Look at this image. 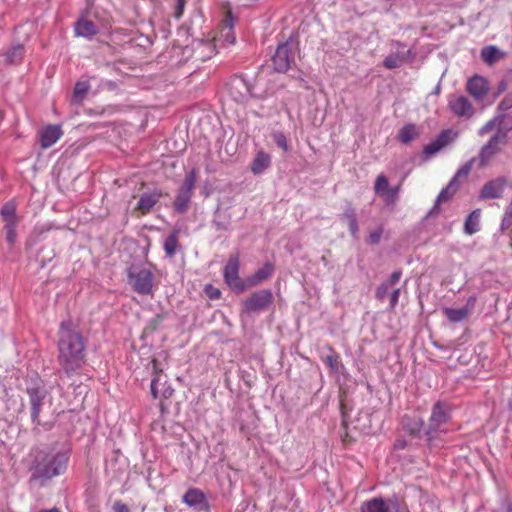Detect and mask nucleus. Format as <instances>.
I'll use <instances>...</instances> for the list:
<instances>
[{
    "instance_id": "32",
    "label": "nucleus",
    "mask_w": 512,
    "mask_h": 512,
    "mask_svg": "<svg viewBox=\"0 0 512 512\" xmlns=\"http://www.w3.org/2000/svg\"><path fill=\"white\" fill-rule=\"evenodd\" d=\"M342 218L347 222L350 233L354 236L358 232V223L356 212L353 207H348L344 210Z\"/></svg>"
},
{
    "instance_id": "23",
    "label": "nucleus",
    "mask_w": 512,
    "mask_h": 512,
    "mask_svg": "<svg viewBox=\"0 0 512 512\" xmlns=\"http://www.w3.org/2000/svg\"><path fill=\"white\" fill-rule=\"evenodd\" d=\"M179 235L178 229L173 230L168 237L165 239L163 249L167 257L172 258L176 254L179 248Z\"/></svg>"
},
{
    "instance_id": "50",
    "label": "nucleus",
    "mask_w": 512,
    "mask_h": 512,
    "mask_svg": "<svg viewBox=\"0 0 512 512\" xmlns=\"http://www.w3.org/2000/svg\"><path fill=\"white\" fill-rule=\"evenodd\" d=\"M340 410L342 414V426L344 429H346L348 425V411L343 401L340 403Z\"/></svg>"
},
{
    "instance_id": "18",
    "label": "nucleus",
    "mask_w": 512,
    "mask_h": 512,
    "mask_svg": "<svg viewBox=\"0 0 512 512\" xmlns=\"http://www.w3.org/2000/svg\"><path fill=\"white\" fill-rule=\"evenodd\" d=\"M506 181L502 178H496L487 182L481 189V199L500 198L504 192Z\"/></svg>"
},
{
    "instance_id": "53",
    "label": "nucleus",
    "mask_w": 512,
    "mask_h": 512,
    "mask_svg": "<svg viewBox=\"0 0 512 512\" xmlns=\"http://www.w3.org/2000/svg\"><path fill=\"white\" fill-rule=\"evenodd\" d=\"M512 107V96L505 97L499 104V108L506 110Z\"/></svg>"
},
{
    "instance_id": "1",
    "label": "nucleus",
    "mask_w": 512,
    "mask_h": 512,
    "mask_svg": "<svg viewBox=\"0 0 512 512\" xmlns=\"http://www.w3.org/2000/svg\"><path fill=\"white\" fill-rule=\"evenodd\" d=\"M85 339L72 321H63L59 327L58 363L68 375L74 374L85 363Z\"/></svg>"
},
{
    "instance_id": "33",
    "label": "nucleus",
    "mask_w": 512,
    "mask_h": 512,
    "mask_svg": "<svg viewBox=\"0 0 512 512\" xmlns=\"http://www.w3.org/2000/svg\"><path fill=\"white\" fill-rule=\"evenodd\" d=\"M499 50L495 46H486L481 50V58L488 65H492L501 58Z\"/></svg>"
},
{
    "instance_id": "27",
    "label": "nucleus",
    "mask_w": 512,
    "mask_h": 512,
    "mask_svg": "<svg viewBox=\"0 0 512 512\" xmlns=\"http://www.w3.org/2000/svg\"><path fill=\"white\" fill-rule=\"evenodd\" d=\"M390 190L388 178L384 174H379L376 177L374 183V191L375 193L384 199V201L388 202V192Z\"/></svg>"
},
{
    "instance_id": "46",
    "label": "nucleus",
    "mask_w": 512,
    "mask_h": 512,
    "mask_svg": "<svg viewBox=\"0 0 512 512\" xmlns=\"http://www.w3.org/2000/svg\"><path fill=\"white\" fill-rule=\"evenodd\" d=\"M388 288L389 285L385 282L379 285L378 288L376 289V298L379 300H383L388 293Z\"/></svg>"
},
{
    "instance_id": "35",
    "label": "nucleus",
    "mask_w": 512,
    "mask_h": 512,
    "mask_svg": "<svg viewBox=\"0 0 512 512\" xmlns=\"http://www.w3.org/2000/svg\"><path fill=\"white\" fill-rule=\"evenodd\" d=\"M90 89V84L86 81L77 82L73 92V102L80 103Z\"/></svg>"
},
{
    "instance_id": "7",
    "label": "nucleus",
    "mask_w": 512,
    "mask_h": 512,
    "mask_svg": "<svg viewBox=\"0 0 512 512\" xmlns=\"http://www.w3.org/2000/svg\"><path fill=\"white\" fill-rule=\"evenodd\" d=\"M196 182V170H191L186 176L181 185L176 199L174 201V207L179 213H185L188 209L192 192Z\"/></svg>"
},
{
    "instance_id": "51",
    "label": "nucleus",
    "mask_w": 512,
    "mask_h": 512,
    "mask_svg": "<svg viewBox=\"0 0 512 512\" xmlns=\"http://www.w3.org/2000/svg\"><path fill=\"white\" fill-rule=\"evenodd\" d=\"M114 512H130L128 506L121 500H117L113 504Z\"/></svg>"
},
{
    "instance_id": "34",
    "label": "nucleus",
    "mask_w": 512,
    "mask_h": 512,
    "mask_svg": "<svg viewBox=\"0 0 512 512\" xmlns=\"http://www.w3.org/2000/svg\"><path fill=\"white\" fill-rule=\"evenodd\" d=\"M195 53L201 55V59L205 60L210 58L215 53V44L212 41H200L197 44Z\"/></svg>"
},
{
    "instance_id": "49",
    "label": "nucleus",
    "mask_w": 512,
    "mask_h": 512,
    "mask_svg": "<svg viewBox=\"0 0 512 512\" xmlns=\"http://www.w3.org/2000/svg\"><path fill=\"white\" fill-rule=\"evenodd\" d=\"M401 275V270H396L390 275L389 279L385 283H387L389 286H393L400 280Z\"/></svg>"
},
{
    "instance_id": "16",
    "label": "nucleus",
    "mask_w": 512,
    "mask_h": 512,
    "mask_svg": "<svg viewBox=\"0 0 512 512\" xmlns=\"http://www.w3.org/2000/svg\"><path fill=\"white\" fill-rule=\"evenodd\" d=\"M234 20L230 11L226 12L225 18L222 20L219 26V32L215 40L223 41L227 44H234L236 41L234 33Z\"/></svg>"
},
{
    "instance_id": "21",
    "label": "nucleus",
    "mask_w": 512,
    "mask_h": 512,
    "mask_svg": "<svg viewBox=\"0 0 512 512\" xmlns=\"http://www.w3.org/2000/svg\"><path fill=\"white\" fill-rule=\"evenodd\" d=\"M271 164V157L268 153L264 151H259L255 155L250 169L251 172L255 175H259L263 173Z\"/></svg>"
},
{
    "instance_id": "38",
    "label": "nucleus",
    "mask_w": 512,
    "mask_h": 512,
    "mask_svg": "<svg viewBox=\"0 0 512 512\" xmlns=\"http://www.w3.org/2000/svg\"><path fill=\"white\" fill-rule=\"evenodd\" d=\"M272 137L275 144L278 147H280L284 152H287L289 150L287 138L282 132H274Z\"/></svg>"
},
{
    "instance_id": "58",
    "label": "nucleus",
    "mask_w": 512,
    "mask_h": 512,
    "mask_svg": "<svg viewBox=\"0 0 512 512\" xmlns=\"http://www.w3.org/2000/svg\"><path fill=\"white\" fill-rule=\"evenodd\" d=\"M156 360H153L154 369H156Z\"/></svg>"
},
{
    "instance_id": "36",
    "label": "nucleus",
    "mask_w": 512,
    "mask_h": 512,
    "mask_svg": "<svg viewBox=\"0 0 512 512\" xmlns=\"http://www.w3.org/2000/svg\"><path fill=\"white\" fill-rule=\"evenodd\" d=\"M23 55L24 47L22 45H16L6 53V60L11 64H17L22 60Z\"/></svg>"
},
{
    "instance_id": "19",
    "label": "nucleus",
    "mask_w": 512,
    "mask_h": 512,
    "mask_svg": "<svg viewBox=\"0 0 512 512\" xmlns=\"http://www.w3.org/2000/svg\"><path fill=\"white\" fill-rule=\"evenodd\" d=\"M275 267L271 262H266L260 269L246 278L247 288L255 287L268 280L274 273Z\"/></svg>"
},
{
    "instance_id": "54",
    "label": "nucleus",
    "mask_w": 512,
    "mask_h": 512,
    "mask_svg": "<svg viewBox=\"0 0 512 512\" xmlns=\"http://www.w3.org/2000/svg\"><path fill=\"white\" fill-rule=\"evenodd\" d=\"M157 383H158V379H157V377H154L152 379L151 385H150V392L154 399H156L158 397Z\"/></svg>"
},
{
    "instance_id": "2",
    "label": "nucleus",
    "mask_w": 512,
    "mask_h": 512,
    "mask_svg": "<svg viewBox=\"0 0 512 512\" xmlns=\"http://www.w3.org/2000/svg\"><path fill=\"white\" fill-rule=\"evenodd\" d=\"M30 471L32 480L47 481L64 472L68 457L62 452L48 449H35Z\"/></svg>"
},
{
    "instance_id": "8",
    "label": "nucleus",
    "mask_w": 512,
    "mask_h": 512,
    "mask_svg": "<svg viewBox=\"0 0 512 512\" xmlns=\"http://www.w3.org/2000/svg\"><path fill=\"white\" fill-rule=\"evenodd\" d=\"M239 267L238 256H230L223 271V277L227 285L238 293L247 289L246 279L242 280L239 277Z\"/></svg>"
},
{
    "instance_id": "41",
    "label": "nucleus",
    "mask_w": 512,
    "mask_h": 512,
    "mask_svg": "<svg viewBox=\"0 0 512 512\" xmlns=\"http://www.w3.org/2000/svg\"><path fill=\"white\" fill-rule=\"evenodd\" d=\"M204 292L207 297L211 300H217L221 297V291L214 287L212 284H206L204 288Z\"/></svg>"
},
{
    "instance_id": "3",
    "label": "nucleus",
    "mask_w": 512,
    "mask_h": 512,
    "mask_svg": "<svg viewBox=\"0 0 512 512\" xmlns=\"http://www.w3.org/2000/svg\"><path fill=\"white\" fill-rule=\"evenodd\" d=\"M128 284L140 295H153L154 274L145 267L132 266L127 271Z\"/></svg>"
},
{
    "instance_id": "9",
    "label": "nucleus",
    "mask_w": 512,
    "mask_h": 512,
    "mask_svg": "<svg viewBox=\"0 0 512 512\" xmlns=\"http://www.w3.org/2000/svg\"><path fill=\"white\" fill-rule=\"evenodd\" d=\"M295 60V50L292 43L280 44L272 57L273 67L277 72H286Z\"/></svg>"
},
{
    "instance_id": "5",
    "label": "nucleus",
    "mask_w": 512,
    "mask_h": 512,
    "mask_svg": "<svg viewBox=\"0 0 512 512\" xmlns=\"http://www.w3.org/2000/svg\"><path fill=\"white\" fill-rule=\"evenodd\" d=\"M273 300V293L270 289L255 291L244 300L242 304L243 311L252 313L267 310L273 303Z\"/></svg>"
},
{
    "instance_id": "40",
    "label": "nucleus",
    "mask_w": 512,
    "mask_h": 512,
    "mask_svg": "<svg viewBox=\"0 0 512 512\" xmlns=\"http://www.w3.org/2000/svg\"><path fill=\"white\" fill-rule=\"evenodd\" d=\"M512 225V201L507 206L503 219L501 227L502 229H507Z\"/></svg>"
},
{
    "instance_id": "26",
    "label": "nucleus",
    "mask_w": 512,
    "mask_h": 512,
    "mask_svg": "<svg viewBox=\"0 0 512 512\" xmlns=\"http://www.w3.org/2000/svg\"><path fill=\"white\" fill-rule=\"evenodd\" d=\"M160 198V194L152 193V194H144L141 196L138 201L136 210L140 211L141 215H145L150 212V210L154 207V205L158 202Z\"/></svg>"
},
{
    "instance_id": "11",
    "label": "nucleus",
    "mask_w": 512,
    "mask_h": 512,
    "mask_svg": "<svg viewBox=\"0 0 512 512\" xmlns=\"http://www.w3.org/2000/svg\"><path fill=\"white\" fill-rule=\"evenodd\" d=\"M392 48L394 53L389 54L383 61V65L387 69H395L400 67L411 56V50L406 48V45L400 41H392Z\"/></svg>"
},
{
    "instance_id": "31",
    "label": "nucleus",
    "mask_w": 512,
    "mask_h": 512,
    "mask_svg": "<svg viewBox=\"0 0 512 512\" xmlns=\"http://www.w3.org/2000/svg\"><path fill=\"white\" fill-rule=\"evenodd\" d=\"M457 191V184H456V178H453L449 184L443 188L437 199H436V205H440L442 203L447 202Z\"/></svg>"
},
{
    "instance_id": "6",
    "label": "nucleus",
    "mask_w": 512,
    "mask_h": 512,
    "mask_svg": "<svg viewBox=\"0 0 512 512\" xmlns=\"http://www.w3.org/2000/svg\"><path fill=\"white\" fill-rule=\"evenodd\" d=\"M507 134L502 131L495 133L490 140L485 144L479 154V167H486L494 156L500 152L502 145L506 143Z\"/></svg>"
},
{
    "instance_id": "39",
    "label": "nucleus",
    "mask_w": 512,
    "mask_h": 512,
    "mask_svg": "<svg viewBox=\"0 0 512 512\" xmlns=\"http://www.w3.org/2000/svg\"><path fill=\"white\" fill-rule=\"evenodd\" d=\"M16 226L17 224L4 225L6 240L10 245H13L16 241Z\"/></svg>"
},
{
    "instance_id": "52",
    "label": "nucleus",
    "mask_w": 512,
    "mask_h": 512,
    "mask_svg": "<svg viewBox=\"0 0 512 512\" xmlns=\"http://www.w3.org/2000/svg\"><path fill=\"white\" fill-rule=\"evenodd\" d=\"M399 296H400V289H395L391 295H390V306L391 308H394L397 303H398V300H399Z\"/></svg>"
},
{
    "instance_id": "55",
    "label": "nucleus",
    "mask_w": 512,
    "mask_h": 512,
    "mask_svg": "<svg viewBox=\"0 0 512 512\" xmlns=\"http://www.w3.org/2000/svg\"><path fill=\"white\" fill-rule=\"evenodd\" d=\"M423 425V422L421 420H419L417 423H416V426L415 428L411 429L410 430V433L413 434V435H416L419 433L421 427Z\"/></svg>"
},
{
    "instance_id": "47",
    "label": "nucleus",
    "mask_w": 512,
    "mask_h": 512,
    "mask_svg": "<svg viewBox=\"0 0 512 512\" xmlns=\"http://www.w3.org/2000/svg\"><path fill=\"white\" fill-rule=\"evenodd\" d=\"M185 4H186V0H177L175 12H174L175 18L179 19L182 17Z\"/></svg>"
},
{
    "instance_id": "57",
    "label": "nucleus",
    "mask_w": 512,
    "mask_h": 512,
    "mask_svg": "<svg viewBox=\"0 0 512 512\" xmlns=\"http://www.w3.org/2000/svg\"><path fill=\"white\" fill-rule=\"evenodd\" d=\"M39 512H60V511L56 508H52V509H47V510H40Z\"/></svg>"
},
{
    "instance_id": "30",
    "label": "nucleus",
    "mask_w": 512,
    "mask_h": 512,
    "mask_svg": "<svg viewBox=\"0 0 512 512\" xmlns=\"http://www.w3.org/2000/svg\"><path fill=\"white\" fill-rule=\"evenodd\" d=\"M230 94L236 102L241 104L246 103L249 99L248 89L243 82H239L237 85L232 86Z\"/></svg>"
},
{
    "instance_id": "15",
    "label": "nucleus",
    "mask_w": 512,
    "mask_h": 512,
    "mask_svg": "<svg viewBox=\"0 0 512 512\" xmlns=\"http://www.w3.org/2000/svg\"><path fill=\"white\" fill-rule=\"evenodd\" d=\"M466 90L476 100H482L489 92V84L484 77L474 75L467 81Z\"/></svg>"
},
{
    "instance_id": "37",
    "label": "nucleus",
    "mask_w": 512,
    "mask_h": 512,
    "mask_svg": "<svg viewBox=\"0 0 512 512\" xmlns=\"http://www.w3.org/2000/svg\"><path fill=\"white\" fill-rule=\"evenodd\" d=\"M331 351V354L324 357L325 364L330 367L332 370L337 371L339 366V355L333 350L331 346L328 347Z\"/></svg>"
},
{
    "instance_id": "43",
    "label": "nucleus",
    "mask_w": 512,
    "mask_h": 512,
    "mask_svg": "<svg viewBox=\"0 0 512 512\" xmlns=\"http://www.w3.org/2000/svg\"><path fill=\"white\" fill-rule=\"evenodd\" d=\"M383 228L379 227L369 233L367 242L369 244H378L380 242V239L382 237Z\"/></svg>"
},
{
    "instance_id": "45",
    "label": "nucleus",
    "mask_w": 512,
    "mask_h": 512,
    "mask_svg": "<svg viewBox=\"0 0 512 512\" xmlns=\"http://www.w3.org/2000/svg\"><path fill=\"white\" fill-rule=\"evenodd\" d=\"M474 161H475V159H474V158H473V159H471L470 161H468V162H467V163H466V164H465V165H464V166H463V167H462V168L457 172V174L455 175V177H454V178H456V179H457V178H458V177H460V176H464V177H466V176L470 173V171H471V169H472V166H473Z\"/></svg>"
},
{
    "instance_id": "20",
    "label": "nucleus",
    "mask_w": 512,
    "mask_h": 512,
    "mask_svg": "<svg viewBox=\"0 0 512 512\" xmlns=\"http://www.w3.org/2000/svg\"><path fill=\"white\" fill-rule=\"evenodd\" d=\"M74 31L76 36L90 39L98 33V28L93 21L81 17L75 23Z\"/></svg>"
},
{
    "instance_id": "10",
    "label": "nucleus",
    "mask_w": 512,
    "mask_h": 512,
    "mask_svg": "<svg viewBox=\"0 0 512 512\" xmlns=\"http://www.w3.org/2000/svg\"><path fill=\"white\" fill-rule=\"evenodd\" d=\"M457 137V132L452 129H444L429 144L425 145L422 150L424 160L430 159L432 156L440 152L444 147L451 143Z\"/></svg>"
},
{
    "instance_id": "24",
    "label": "nucleus",
    "mask_w": 512,
    "mask_h": 512,
    "mask_svg": "<svg viewBox=\"0 0 512 512\" xmlns=\"http://www.w3.org/2000/svg\"><path fill=\"white\" fill-rule=\"evenodd\" d=\"M183 502L188 506L204 505L206 504V497L201 490L197 488H190L183 495Z\"/></svg>"
},
{
    "instance_id": "48",
    "label": "nucleus",
    "mask_w": 512,
    "mask_h": 512,
    "mask_svg": "<svg viewBox=\"0 0 512 512\" xmlns=\"http://www.w3.org/2000/svg\"><path fill=\"white\" fill-rule=\"evenodd\" d=\"M496 118L495 119H492L490 121H488L480 130H479V134L481 136L487 134L488 132H490L496 125Z\"/></svg>"
},
{
    "instance_id": "44",
    "label": "nucleus",
    "mask_w": 512,
    "mask_h": 512,
    "mask_svg": "<svg viewBox=\"0 0 512 512\" xmlns=\"http://www.w3.org/2000/svg\"><path fill=\"white\" fill-rule=\"evenodd\" d=\"M400 188H401V184H398L395 187H390V190L388 192L387 204H394L396 202V200L398 199Z\"/></svg>"
},
{
    "instance_id": "14",
    "label": "nucleus",
    "mask_w": 512,
    "mask_h": 512,
    "mask_svg": "<svg viewBox=\"0 0 512 512\" xmlns=\"http://www.w3.org/2000/svg\"><path fill=\"white\" fill-rule=\"evenodd\" d=\"M27 394L29 396V402L31 405V419L32 422L40 425V413L42 411V406L44 404V400L46 398V391L39 387L28 388Z\"/></svg>"
},
{
    "instance_id": "25",
    "label": "nucleus",
    "mask_w": 512,
    "mask_h": 512,
    "mask_svg": "<svg viewBox=\"0 0 512 512\" xmlns=\"http://www.w3.org/2000/svg\"><path fill=\"white\" fill-rule=\"evenodd\" d=\"M360 512H389V507L381 497L363 502Z\"/></svg>"
},
{
    "instance_id": "29",
    "label": "nucleus",
    "mask_w": 512,
    "mask_h": 512,
    "mask_svg": "<svg viewBox=\"0 0 512 512\" xmlns=\"http://www.w3.org/2000/svg\"><path fill=\"white\" fill-rule=\"evenodd\" d=\"M1 216L3 218V221L5 222V225L18 223V217L16 214V205L14 204V202L10 201V202L5 203L2 206Z\"/></svg>"
},
{
    "instance_id": "17",
    "label": "nucleus",
    "mask_w": 512,
    "mask_h": 512,
    "mask_svg": "<svg viewBox=\"0 0 512 512\" xmlns=\"http://www.w3.org/2000/svg\"><path fill=\"white\" fill-rule=\"evenodd\" d=\"M63 132L59 125H47L39 131L40 145L47 149L54 145L62 136Z\"/></svg>"
},
{
    "instance_id": "22",
    "label": "nucleus",
    "mask_w": 512,
    "mask_h": 512,
    "mask_svg": "<svg viewBox=\"0 0 512 512\" xmlns=\"http://www.w3.org/2000/svg\"><path fill=\"white\" fill-rule=\"evenodd\" d=\"M420 130L415 124H406L398 132V140L403 144H408L411 141L419 138Z\"/></svg>"
},
{
    "instance_id": "56",
    "label": "nucleus",
    "mask_w": 512,
    "mask_h": 512,
    "mask_svg": "<svg viewBox=\"0 0 512 512\" xmlns=\"http://www.w3.org/2000/svg\"><path fill=\"white\" fill-rule=\"evenodd\" d=\"M341 439L344 444H348L351 442V437L347 432V428L345 429V432L342 434Z\"/></svg>"
},
{
    "instance_id": "28",
    "label": "nucleus",
    "mask_w": 512,
    "mask_h": 512,
    "mask_svg": "<svg viewBox=\"0 0 512 512\" xmlns=\"http://www.w3.org/2000/svg\"><path fill=\"white\" fill-rule=\"evenodd\" d=\"M480 215V209H476L469 214L464 224L465 233L468 235H473L478 232Z\"/></svg>"
},
{
    "instance_id": "4",
    "label": "nucleus",
    "mask_w": 512,
    "mask_h": 512,
    "mask_svg": "<svg viewBox=\"0 0 512 512\" xmlns=\"http://www.w3.org/2000/svg\"><path fill=\"white\" fill-rule=\"evenodd\" d=\"M450 416L447 413L446 407L437 402L434 404L429 419L427 435L429 438H434L438 433H447L449 431Z\"/></svg>"
},
{
    "instance_id": "12",
    "label": "nucleus",
    "mask_w": 512,
    "mask_h": 512,
    "mask_svg": "<svg viewBox=\"0 0 512 512\" xmlns=\"http://www.w3.org/2000/svg\"><path fill=\"white\" fill-rule=\"evenodd\" d=\"M448 107L459 118H471L475 113L472 103L465 96L451 95L448 98Z\"/></svg>"
},
{
    "instance_id": "13",
    "label": "nucleus",
    "mask_w": 512,
    "mask_h": 512,
    "mask_svg": "<svg viewBox=\"0 0 512 512\" xmlns=\"http://www.w3.org/2000/svg\"><path fill=\"white\" fill-rule=\"evenodd\" d=\"M476 302H477V297L475 295H472L467 299L465 307H462V308L445 307L442 309V312L450 322H452V323L462 322L470 316L473 309L475 308Z\"/></svg>"
},
{
    "instance_id": "42",
    "label": "nucleus",
    "mask_w": 512,
    "mask_h": 512,
    "mask_svg": "<svg viewBox=\"0 0 512 512\" xmlns=\"http://www.w3.org/2000/svg\"><path fill=\"white\" fill-rule=\"evenodd\" d=\"M165 318L164 314H157L154 318H152L149 323L147 324L146 330L148 331H155L163 322Z\"/></svg>"
}]
</instances>
